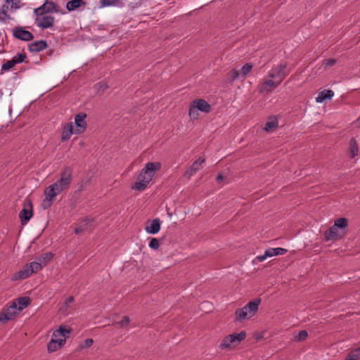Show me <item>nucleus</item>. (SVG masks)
<instances>
[{
    "mask_svg": "<svg viewBox=\"0 0 360 360\" xmlns=\"http://www.w3.org/2000/svg\"><path fill=\"white\" fill-rule=\"evenodd\" d=\"M349 156L354 158L358 154L359 147L356 140L352 138L349 141Z\"/></svg>",
    "mask_w": 360,
    "mask_h": 360,
    "instance_id": "29",
    "label": "nucleus"
},
{
    "mask_svg": "<svg viewBox=\"0 0 360 360\" xmlns=\"http://www.w3.org/2000/svg\"><path fill=\"white\" fill-rule=\"evenodd\" d=\"M224 179V176L222 174H219L217 177V181H222Z\"/></svg>",
    "mask_w": 360,
    "mask_h": 360,
    "instance_id": "52",
    "label": "nucleus"
},
{
    "mask_svg": "<svg viewBox=\"0 0 360 360\" xmlns=\"http://www.w3.org/2000/svg\"><path fill=\"white\" fill-rule=\"evenodd\" d=\"M16 61L13 58H12L10 60L6 61L5 63H4L1 66V70L3 71H8L12 68H13L16 65Z\"/></svg>",
    "mask_w": 360,
    "mask_h": 360,
    "instance_id": "34",
    "label": "nucleus"
},
{
    "mask_svg": "<svg viewBox=\"0 0 360 360\" xmlns=\"http://www.w3.org/2000/svg\"><path fill=\"white\" fill-rule=\"evenodd\" d=\"M149 247L153 250H158L160 247V242L158 238H153L149 243Z\"/></svg>",
    "mask_w": 360,
    "mask_h": 360,
    "instance_id": "44",
    "label": "nucleus"
},
{
    "mask_svg": "<svg viewBox=\"0 0 360 360\" xmlns=\"http://www.w3.org/2000/svg\"><path fill=\"white\" fill-rule=\"evenodd\" d=\"M130 323V319L127 316H124L119 322H115L113 325H118L120 328H126Z\"/></svg>",
    "mask_w": 360,
    "mask_h": 360,
    "instance_id": "39",
    "label": "nucleus"
},
{
    "mask_svg": "<svg viewBox=\"0 0 360 360\" xmlns=\"http://www.w3.org/2000/svg\"><path fill=\"white\" fill-rule=\"evenodd\" d=\"M97 86H99L98 91H101L102 93L108 89V85L104 82H100L97 84Z\"/></svg>",
    "mask_w": 360,
    "mask_h": 360,
    "instance_id": "50",
    "label": "nucleus"
},
{
    "mask_svg": "<svg viewBox=\"0 0 360 360\" xmlns=\"http://www.w3.org/2000/svg\"><path fill=\"white\" fill-rule=\"evenodd\" d=\"M44 195L45 198L41 202V207H43V209L46 210L51 206L57 195L54 193V195H52L51 191H50L48 188H46L44 191Z\"/></svg>",
    "mask_w": 360,
    "mask_h": 360,
    "instance_id": "19",
    "label": "nucleus"
},
{
    "mask_svg": "<svg viewBox=\"0 0 360 360\" xmlns=\"http://www.w3.org/2000/svg\"><path fill=\"white\" fill-rule=\"evenodd\" d=\"M13 37L22 41H29L33 39L34 35L30 32L24 30L21 27L13 29Z\"/></svg>",
    "mask_w": 360,
    "mask_h": 360,
    "instance_id": "13",
    "label": "nucleus"
},
{
    "mask_svg": "<svg viewBox=\"0 0 360 360\" xmlns=\"http://www.w3.org/2000/svg\"><path fill=\"white\" fill-rule=\"evenodd\" d=\"M358 120L360 121V117H359Z\"/></svg>",
    "mask_w": 360,
    "mask_h": 360,
    "instance_id": "53",
    "label": "nucleus"
},
{
    "mask_svg": "<svg viewBox=\"0 0 360 360\" xmlns=\"http://www.w3.org/2000/svg\"><path fill=\"white\" fill-rule=\"evenodd\" d=\"M42 267L37 261L30 262L24 266L23 269L17 271L12 276V281L22 280L28 278L32 274L37 273L41 270Z\"/></svg>",
    "mask_w": 360,
    "mask_h": 360,
    "instance_id": "4",
    "label": "nucleus"
},
{
    "mask_svg": "<svg viewBox=\"0 0 360 360\" xmlns=\"http://www.w3.org/2000/svg\"><path fill=\"white\" fill-rule=\"evenodd\" d=\"M219 348L221 349H231V342H229V335H226V337H224L223 338V340H221L220 345H219Z\"/></svg>",
    "mask_w": 360,
    "mask_h": 360,
    "instance_id": "37",
    "label": "nucleus"
},
{
    "mask_svg": "<svg viewBox=\"0 0 360 360\" xmlns=\"http://www.w3.org/2000/svg\"><path fill=\"white\" fill-rule=\"evenodd\" d=\"M205 162V158H199L198 160H196L191 165V167H192L195 172H198L202 165Z\"/></svg>",
    "mask_w": 360,
    "mask_h": 360,
    "instance_id": "36",
    "label": "nucleus"
},
{
    "mask_svg": "<svg viewBox=\"0 0 360 360\" xmlns=\"http://www.w3.org/2000/svg\"><path fill=\"white\" fill-rule=\"evenodd\" d=\"M94 343V340L91 338H88L85 340L84 342V344L81 345L82 348H89Z\"/></svg>",
    "mask_w": 360,
    "mask_h": 360,
    "instance_id": "48",
    "label": "nucleus"
},
{
    "mask_svg": "<svg viewBox=\"0 0 360 360\" xmlns=\"http://www.w3.org/2000/svg\"><path fill=\"white\" fill-rule=\"evenodd\" d=\"M246 338V332L241 331L239 333H233L229 335V342H231V347H233L238 344Z\"/></svg>",
    "mask_w": 360,
    "mask_h": 360,
    "instance_id": "21",
    "label": "nucleus"
},
{
    "mask_svg": "<svg viewBox=\"0 0 360 360\" xmlns=\"http://www.w3.org/2000/svg\"><path fill=\"white\" fill-rule=\"evenodd\" d=\"M261 303L260 298H256L249 302L245 307L238 309L236 311V320L242 321L252 317L258 311L259 305Z\"/></svg>",
    "mask_w": 360,
    "mask_h": 360,
    "instance_id": "3",
    "label": "nucleus"
},
{
    "mask_svg": "<svg viewBox=\"0 0 360 360\" xmlns=\"http://www.w3.org/2000/svg\"><path fill=\"white\" fill-rule=\"evenodd\" d=\"M196 172H195V170H194L192 167H190L184 172V176L190 179Z\"/></svg>",
    "mask_w": 360,
    "mask_h": 360,
    "instance_id": "47",
    "label": "nucleus"
},
{
    "mask_svg": "<svg viewBox=\"0 0 360 360\" xmlns=\"http://www.w3.org/2000/svg\"><path fill=\"white\" fill-rule=\"evenodd\" d=\"M161 163L159 162H148L145 167L141 170L131 188L139 191L145 190L155 173L161 169Z\"/></svg>",
    "mask_w": 360,
    "mask_h": 360,
    "instance_id": "1",
    "label": "nucleus"
},
{
    "mask_svg": "<svg viewBox=\"0 0 360 360\" xmlns=\"http://www.w3.org/2000/svg\"><path fill=\"white\" fill-rule=\"evenodd\" d=\"M96 224L93 218L85 217L80 219L74 229L76 234H79L84 231H91Z\"/></svg>",
    "mask_w": 360,
    "mask_h": 360,
    "instance_id": "7",
    "label": "nucleus"
},
{
    "mask_svg": "<svg viewBox=\"0 0 360 360\" xmlns=\"http://www.w3.org/2000/svg\"><path fill=\"white\" fill-rule=\"evenodd\" d=\"M289 73L290 70L288 69V64L284 63L273 68L269 72L268 76L281 84Z\"/></svg>",
    "mask_w": 360,
    "mask_h": 360,
    "instance_id": "5",
    "label": "nucleus"
},
{
    "mask_svg": "<svg viewBox=\"0 0 360 360\" xmlns=\"http://www.w3.org/2000/svg\"><path fill=\"white\" fill-rule=\"evenodd\" d=\"M72 180V169L66 166L60 171L59 179L47 188L51 191L52 195L54 193L58 195L70 188Z\"/></svg>",
    "mask_w": 360,
    "mask_h": 360,
    "instance_id": "2",
    "label": "nucleus"
},
{
    "mask_svg": "<svg viewBox=\"0 0 360 360\" xmlns=\"http://www.w3.org/2000/svg\"><path fill=\"white\" fill-rule=\"evenodd\" d=\"M27 58V56L24 53H18L16 56L13 57V58L15 60L16 63H22L25 58Z\"/></svg>",
    "mask_w": 360,
    "mask_h": 360,
    "instance_id": "45",
    "label": "nucleus"
},
{
    "mask_svg": "<svg viewBox=\"0 0 360 360\" xmlns=\"http://www.w3.org/2000/svg\"><path fill=\"white\" fill-rule=\"evenodd\" d=\"M240 75L239 72L236 69H232L226 74V80L228 83H232Z\"/></svg>",
    "mask_w": 360,
    "mask_h": 360,
    "instance_id": "31",
    "label": "nucleus"
},
{
    "mask_svg": "<svg viewBox=\"0 0 360 360\" xmlns=\"http://www.w3.org/2000/svg\"><path fill=\"white\" fill-rule=\"evenodd\" d=\"M198 111H200V110L191 102L190 104L189 112H188V115L190 117V119L193 120L198 119V117H199Z\"/></svg>",
    "mask_w": 360,
    "mask_h": 360,
    "instance_id": "32",
    "label": "nucleus"
},
{
    "mask_svg": "<svg viewBox=\"0 0 360 360\" xmlns=\"http://www.w3.org/2000/svg\"><path fill=\"white\" fill-rule=\"evenodd\" d=\"M7 4H10L11 9H18L21 7L20 0H5Z\"/></svg>",
    "mask_w": 360,
    "mask_h": 360,
    "instance_id": "41",
    "label": "nucleus"
},
{
    "mask_svg": "<svg viewBox=\"0 0 360 360\" xmlns=\"http://www.w3.org/2000/svg\"><path fill=\"white\" fill-rule=\"evenodd\" d=\"M33 215V205L30 199L26 198L23 202V209L19 213L22 225H25Z\"/></svg>",
    "mask_w": 360,
    "mask_h": 360,
    "instance_id": "6",
    "label": "nucleus"
},
{
    "mask_svg": "<svg viewBox=\"0 0 360 360\" xmlns=\"http://www.w3.org/2000/svg\"><path fill=\"white\" fill-rule=\"evenodd\" d=\"M54 18L49 14H42L37 15L35 18L36 25L44 30L51 27L54 23Z\"/></svg>",
    "mask_w": 360,
    "mask_h": 360,
    "instance_id": "11",
    "label": "nucleus"
},
{
    "mask_svg": "<svg viewBox=\"0 0 360 360\" xmlns=\"http://www.w3.org/2000/svg\"><path fill=\"white\" fill-rule=\"evenodd\" d=\"M278 127V121L277 120L274 119L271 121H269L266 123L264 127V130L269 131L272 129H276Z\"/></svg>",
    "mask_w": 360,
    "mask_h": 360,
    "instance_id": "38",
    "label": "nucleus"
},
{
    "mask_svg": "<svg viewBox=\"0 0 360 360\" xmlns=\"http://www.w3.org/2000/svg\"><path fill=\"white\" fill-rule=\"evenodd\" d=\"M72 329L68 326H61L58 330L53 333V338H58L60 336L63 337L65 340L69 338Z\"/></svg>",
    "mask_w": 360,
    "mask_h": 360,
    "instance_id": "22",
    "label": "nucleus"
},
{
    "mask_svg": "<svg viewBox=\"0 0 360 360\" xmlns=\"http://www.w3.org/2000/svg\"><path fill=\"white\" fill-rule=\"evenodd\" d=\"M145 229L147 233L150 234H155L160 230L161 221L157 218L151 221H148Z\"/></svg>",
    "mask_w": 360,
    "mask_h": 360,
    "instance_id": "17",
    "label": "nucleus"
},
{
    "mask_svg": "<svg viewBox=\"0 0 360 360\" xmlns=\"http://www.w3.org/2000/svg\"><path fill=\"white\" fill-rule=\"evenodd\" d=\"M58 12H60L59 6L49 0H46L43 5L34 10V13L36 15Z\"/></svg>",
    "mask_w": 360,
    "mask_h": 360,
    "instance_id": "8",
    "label": "nucleus"
},
{
    "mask_svg": "<svg viewBox=\"0 0 360 360\" xmlns=\"http://www.w3.org/2000/svg\"><path fill=\"white\" fill-rule=\"evenodd\" d=\"M334 96V92L330 89H325L320 92L316 98L317 103H322L326 99H331Z\"/></svg>",
    "mask_w": 360,
    "mask_h": 360,
    "instance_id": "25",
    "label": "nucleus"
},
{
    "mask_svg": "<svg viewBox=\"0 0 360 360\" xmlns=\"http://www.w3.org/2000/svg\"><path fill=\"white\" fill-rule=\"evenodd\" d=\"M65 343V339L53 338L47 345V349L49 353L56 352Z\"/></svg>",
    "mask_w": 360,
    "mask_h": 360,
    "instance_id": "16",
    "label": "nucleus"
},
{
    "mask_svg": "<svg viewBox=\"0 0 360 360\" xmlns=\"http://www.w3.org/2000/svg\"><path fill=\"white\" fill-rule=\"evenodd\" d=\"M9 4H4L1 8V13L4 15V18L6 19H11L10 15L8 14V10L9 9Z\"/></svg>",
    "mask_w": 360,
    "mask_h": 360,
    "instance_id": "43",
    "label": "nucleus"
},
{
    "mask_svg": "<svg viewBox=\"0 0 360 360\" xmlns=\"http://www.w3.org/2000/svg\"><path fill=\"white\" fill-rule=\"evenodd\" d=\"M246 338V332L241 331L239 333H233L229 335V342H231V347H233L238 344Z\"/></svg>",
    "mask_w": 360,
    "mask_h": 360,
    "instance_id": "20",
    "label": "nucleus"
},
{
    "mask_svg": "<svg viewBox=\"0 0 360 360\" xmlns=\"http://www.w3.org/2000/svg\"><path fill=\"white\" fill-rule=\"evenodd\" d=\"M18 311L17 310V303L13 301L9 307L6 309H3L0 314V322L6 323L8 321L12 320L18 314Z\"/></svg>",
    "mask_w": 360,
    "mask_h": 360,
    "instance_id": "9",
    "label": "nucleus"
},
{
    "mask_svg": "<svg viewBox=\"0 0 360 360\" xmlns=\"http://www.w3.org/2000/svg\"><path fill=\"white\" fill-rule=\"evenodd\" d=\"M287 252V250L282 248H269L267 249L264 255H259L256 257L258 262H263L267 257H271L276 255H283Z\"/></svg>",
    "mask_w": 360,
    "mask_h": 360,
    "instance_id": "12",
    "label": "nucleus"
},
{
    "mask_svg": "<svg viewBox=\"0 0 360 360\" xmlns=\"http://www.w3.org/2000/svg\"><path fill=\"white\" fill-rule=\"evenodd\" d=\"M196 172H195V170H194L192 167H190L184 172V176L190 179Z\"/></svg>",
    "mask_w": 360,
    "mask_h": 360,
    "instance_id": "46",
    "label": "nucleus"
},
{
    "mask_svg": "<svg viewBox=\"0 0 360 360\" xmlns=\"http://www.w3.org/2000/svg\"><path fill=\"white\" fill-rule=\"evenodd\" d=\"M336 63V60L333 58L324 59L322 63V65L326 69L328 67H331Z\"/></svg>",
    "mask_w": 360,
    "mask_h": 360,
    "instance_id": "42",
    "label": "nucleus"
},
{
    "mask_svg": "<svg viewBox=\"0 0 360 360\" xmlns=\"http://www.w3.org/2000/svg\"><path fill=\"white\" fill-rule=\"evenodd\" d=\"M280 84L276 80L271 79H264L262 84H261L259 91L261 94L271 91L273 89L277 88V86Z\"/></svg>",
    "mask_w": 360,
    "mask_h": 360,
    "instance_id": "15",
    "label": "nucleus"
},
{
    "mask_svg": "<svg viewBox=\"0 0 360 360\" xmlns=\"http://www.w3.org/2000/svg\"><path fill=\"white\" fill-rule=\"evenodd\" d=\"M86 117V114L84 112H80L75 115V122L76 124V134H81L86 129L87 125L85 121Z\"/></svg>",
    "mask_w": 360,
    "mask_h": 360,
    "instance_id": "14",
    "label": "nucleus"
},
{
    "mask_svg": "<svg viewBox=\"0 0 360 360\" xmlns=\"http://www.w3.org/2000/svg\"><path fill=\"white\" fill-rule=\"evenodd\" d=\"M15 302L17 303V310L20 311L30 304V299L28 297H22L17 299Z\"/></svg>",
    "mask_w": 360,
    "mask_h": 360,
    "instance_id": "28",
    "label": "nucleus"
},
{
    "mask_svg": "<svg viewBox=\"0 0 360 360\" xmlns=\"http://www.w3.org/2000/svg\"><path fill=\"white\" fill-rule=\"evenodd\" d=\"M252 65L251 63H246L245 64L240 71V75L243 78H245L246 76L252 70Z\"/></svg>",
    "mask_w": 360,
    "mask_h": 360,
    "instance_id": "35",
    "label": "nucleus"
},
{
    "mask_svg": "<svg viewBox=\"0 0 360 360\" xmlns=\"http://www.w3.org/2000/svg\"><path fill=\"white\" fill-rule=\"evenodd\" d=\"M360 359V347L352 349L345 357V360Z\"/></svg>",
    "mask_w": 360,
    "mask_h": 360,
    "instance_id": "30",
    "label": "nucleus"
},
{
    "mask_svg": "<svg viewBox=\"0 0 360 360\" xmlns=\"http://www.w3.org/2000/svg\"><path fill=\"white\" fill-rule=\"evenodd\" d=\"M118 0H101V3L102 6H111L114 4L116 1Z\"/></svg>",
    "mask_w": 360,
    "mask_h": 360,
    "instance_id": "49",
    "label": "nucleus"
},
{
    "mask_svg": "<svg viewBox=\"0 0 360 360\" xmlns=\"http://www.w3.org/2000/svg\"><path fill=\"white\" fill-rule=\"evenodd\" d=\"M307 336H308V333L307 330H300L298 333V334L295 337V340L297 342H302L304 340H306Z\"/></svg>",
    "mask_w": 360,
    "mask_h": 360,
    "instance_id": "40",
    "label": "nucleus"
},
{
    "mask_svg": "<svg viewBox=\"0 0 360 360\" xmlns=\"http://www.w3.org/2000/svg\"><path fill=\"white\" fill-rule=\"evenodd\" d=\"M86 2L84 0H71L66 4V8L69 11H74L81 6H85Z\"/></svg>",
    "mask_w": 360,
    "mask_h": 360,
    "instance_id": "27",
    "label": "nucleus"
},
{
    "mask_svg": "<svg viewBox=\"0 0 360 360\" xmlns=\"http://www.w3.org/2000/svg\"><path fill=\"white\" fill-rule=\"evenodd\" d=\"M47 46V43L44 40L36 41L28 45L29 50L31 52H39L45 49Z\"/></svg>",
    "mask_w": 360,
    "mask_h": 360,
    "instance_id": "23",
    "label": "nucleus"
},
{
    "mask_svg": "<svg viewBox=\"0 0 360 360\" xmlns=\"http://www.w3.org/2000/svg\"><path fill=\"white\" fill-rule=\"evenodd\" d=\"M73 134V125L72 122L68 123L63 129L61 141H66L70 139L71 135Z\"/></svg>",
    "mask_w": 360,
    "mask_h": 360,
    "instance_id": "24",
    "label": "nucleus"
},
{
    "mask_svg": "<svg viewBox=\"0 0 360 360\" xmlns=\"http://www.w3.org/2000/svg\"><path fill=\"white\" fill-rule=\"evenodd\" d=\"M74 302V297L70 296L67 298L64 302V305L68 307V305Z\"/></svg>",
    "mask_w": 360,
    "mask_h": 360,
    "instance_id": "51",
    "label": "nucleus"
},
{
    "mask_svg": "<svg viewBox=\"0 0 360 360\" xmlns=\"http://www.w3.org/2000/svg\"><path fill=\"white\" fill-rule=\"evenodd\" d=\"M195 106L201 112L209 113L211 111V105L205 100L196 98L192 101Z\"/></svg>",
    "mask_w": 360,
    "mask_h": 360,
    "instance_id": "18",
    "label": "nucleus"
},
{
    "mask_svg": "<svg viewBox=\"0 0 360 360\" xmlns=\"http://www.w3.org/2000/svg\"><path fill=\"white\" fill-rule=\"evenodd\" d=\"M334 225L335 227L345 230L348 226V220L345 217L338 218L335 221Z\"/></svg>",
    "mask_w": 360,
    "mask_h": 360,
    "instance_id": "33",
    "label": "nucleus"
},
{
    "mask_svg": "<svg viewBox=\"0 0 360 360\" xmlns=\"http://www.w3.org/2000/svg\"><path fill=\"white\" fill-rule=\"evenodd\" d=\"M53 256V255L51 252H46L37 257L36 261L43 267L51 260Z\"/></svg>",
    "mask_w": 360,
    "mask_h": 360,
    "instance_id": "26",
    "label": "nucleus"
},
{
    "mask_svg": "<svg viewBox=\"0 0 360 360\" xmlns=\"http://www.w3.org/2000/svg\"><path fill=\"white\" fill-rule=\"evenodd\" d=\"M346 233L345 230L335 227L333 224L328 230L324 233V239L326 241L338 240L341 239Z\"/></svg>",
    "mask_w": 360,
    "mask_h": 360,
    "instance_id": "10",
    "label": "nucleus"
}]
</instances>
